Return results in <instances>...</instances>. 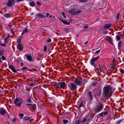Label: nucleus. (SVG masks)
Listing matches in <instances>:
<instances>
[{
    "instance_id": "1",
    "label": "nucleus",
    "mask_w": 124,
    "mask_h": 124,
    "mask_svg": "<svg viewBox=\"0 0 124 124\" xmlns=\"http://www.w3.org/2000/svg\"><path fill=\"white\" fill-rule=\"evenodd\" d=\"M103 93L106 97L109 98L112 95V88L110 86H108L104 87L103 89Z\"/></svg>"
},
{
    "instance_id": "2",
    "label": "nucleus",
    "mask_w": 124,
    "mask_h": 124,
    "mask_svg": "<svg viewBox=\"0 0 124 124\" xmlns=\"http://www.w3.org/2000/svg\"><path fill=\"white\" fill-rule=\"evenodd\" d=\"M23 101V100L22 98H20L19 99L18 98H16L14 101V103L16 106L20 107Z\"/></svg>"
},
{
    "instance_id": "3",
    "label": "nucleus",
    "mask_w": 124,
    "mask_h": 124,
    "mask_svg": "<svg viewBox=\"0 0 124 124\" xmlns=\"http://www.w3.org/2000/svg\"><path fill=\"white\" fill-rule=\"evenodd\" d=\"M55 85L57 88L64 89L66 85L64 82H59L55 83Z\"/></svg>"
},
{
    "instance_id": "4",
    "label": "nucleus",
    "mask_w": 124,
    "mask_h": 124,
    "mask_svg": "<svg viewBox=\"0 0 124 124\" xmlns=\"http://www.w3.org/2000/svg\"><path fill=\"white\" fill-rule=\"evenodd\" d=\"M76 9H77L76 8H72L69 12L70 14H72L73 15H78L82 11L80 10L74 11Z\"/></svg>"
},
{
    "instance_id": "5",
    "label": "nucleus",
    "mask_w": 124,
    "mask_h": 124,
    "mask_svg": "<svg viewBox=\"0 0 124 124\" xmlns=\"http://www.w3.org/2000/svg\"><path fill=\"white\" fill-rule=\"evenodd\" d=\"M69 88L71 91H74L77 89V86L74 84L73 83H70L68 85Z\"/></svg>"
},
{
    "instance_id": "6",
    "label": "nucleus",
    "mask_w": 124,
    "mask_h": 124,
    "mask_svg": "<svg viewBox=\"0 0 124 124\" xmlns=\"http://www.w3.org/2000/svg\"><path fill=\"white\" fill-rule=\"evenodd\" d=\"M15 0H8L6 5L8 7H10L14 5L15 3Z\"/></svg>"
},
{
    "instance_id": "7",
    "label": "nucleus",
    "mask_w": 124,
    "mask_h": 124,
    "mask_svg": "<svg viewBox=\"0 0 124 124\" xmlns=\"http://www.w3.org/2000/svg\"><path fill=\"white\" fill-rule=\"evenodd\" d=\"M75 83L77 85H80L82 84V79L81 78L75 79L74 80Z\"/></svg>"
},
{
    "instance_id": "8",
    "label": "nucleus",
    "mask_w": 124,
    "mask_h": 124,
    "mask_svg": "<svg viewBox=\"0 0 124 124\" xmlns=\"http://www.w3.org/2000/svg\"><path fill=\"white\" fill-rule=\"evenodd\" d=\"M112 27V24L111 23L108 24H105L104 25V26L102 28V29L103 30H105V29H106L110 28Z\"/></svg>"
},
{
    "instance_id": "9",
    "label": "nucleus",
    "mask_w": 124,
    "mask_h": 124,
    "mask_svg": "<svg viewBox=\"0 0 124 124\" xmlns=\"http://www.w3.org/2000/svg\"><path fill=\"white\" fill-rule=\"evenodd\" d=\"M35 16L36 18H39L41 19H43L45 17V16L43 14L40 13L36 14L35 15Z\"/></svg>"
},
{
    "instance_id": "10",
    "label": "nucleus",
    "mask_w": 124,
    "mask_h": 124,
    "mask_svg": "<svg viewBox=\"0 0 124 124\" xmlns=\"http://www.w3.org/2000/svg\"><path fill=\"white\" fill-rule=\"evenodd\" d=\"M106 39L105 40H107L110 44H112L113 43L112 42L113 40L111 37L109 36H107L106 37Z\"/></svg>"
},
{
    "instance_id": "11",
    "label": "nucleus",
    "mask_w": 124,
    "mask_h": 124,
    "mask_svg": "<svg viewBox=\"0 0 124 124\" xmlns=\"http://www.w3.org/2000/svg\"><path fill=\"white\" fill-rule=\"evenodd\" d=\"M102 109V105H101L98 107L94 111L95 113H97L100 111Z\"/></svg>"
},
{
    "instance_id": "12",
    "label": "nucleus",
    "mask_w": 124,
    "mask_h": 124,
    "mask_svg": "<svg viewBox=\"0 0 124 124\" xmlns=\"http://www.w3.org/2000/svg\"><path fill=\"white\" fill-rule=\"evenodd\" d=\"M87 95L88 96L90 100L91 101H92L93 99V96L92 92L90 91L88 92Z\"/></svg>"
},
{
    "instance_id": "13",
    "label": "nucleus",
    "mask_w": 124,
    "mask_h": 124,
    "mask_svg": "<svg viewBox=\"0 0 124 124\" xmlns=\"http://www.w3.org/2000/svg\"><path fill=\"white\" fill-rule=\"evenodd\" d=\"M8 67L13 72L15 73L17 72L16 70L15 69V68L12 65H9Z\"/></svg>"
},
{
    "instance_id": "14",
    "label": "nucleus",
    "mask_w": 124,
    "mask_h": 124,
    "mask_svg": "<svg viewBox=\"0 0 124 124\" xmlns=\"http://www.w3.org/2000/svg\"><path fill=\"white\" fill-rule=\"evenodd\" d=\"M6 111L3 108H0V113L1 115H5L6 113Z\"/></svg>"
},
{
    "instance_id": "15",
    "label": "nucleus",
    "mask_w": 124,
    "mask_h": 124,
    "mask_svg": "<svg viewBox=\"0 0 124 124\" xmlns=\"http://www.w3.org/2000/svg\"><path fill=\"white\" fill-rule=\"evenodd\" d=\"M26 56L27 60L30 61H31L32 59L31 56V55H28L27 54L25 55Z\"/></svg>"
},
{
    "instance_id": "16",
    "label": "nucleus",
    "mask_w": 124,
    "mask_h": 124,
    "mask_svg": "<svg viewBox=\"0 0 124 124\" xmlns=\"http://www.w3.org/2000/svg\"><path fill=\"white\" fill-rule=\"evenodd\" d=\"M99 68L101 70H102L103 71H105L107 70V69L103 65H99Z\"/></svg>"
},
{
    "instance_id": "17",
    "label": "nucleus",
    "mask_w": 124,
    "mask_h": 124,
    "mask_svg": "<svg viewBox=\"0 0 124 124\" xmlns=\"http://www.w3.org/2000/svg\"><path fill=\"white\" fill-rule=\"evenodd\" d=\"M29 32V30L28 29L26 28L25 29L23 30V32L21 33V35H23L25 33H27Z\"/></svg>"
},
{
    "instance_id": "18",
    "label": "nucleus",
    "mask_w": 124,
    "mask_h": 124,
    "mask_svg": "<svg viewBox=\"0 0 124 124\" xmlns=\"http://www.w3.org/2000/svg\"><path fill=\"white\" fill-rule=\"evenodd\" d=\"M118 34L122 38H124V30L119 32Z\"/></svg>"
},
{
    "instance_id": "19",
    "label": "nucleus",
    "mask_w": 124,
    "mask_h": 124,
    "mask_svg": "<svg viewBox=\"0 0 124 124\" xmlns=\"http://www.w3.org/2000/svg\"><path fill=\"white\" fill-rule=\"evenodd\" d=\"M95 62L93 59H91L90 61V64L92 65L94 67H95L96 65Z\"/></svg>"
},
{
    "instance_id": "20",
    "label": "nucleus",
    "mask_w": 124,
    "mask_h": 124,
    "mask_svg": "<svg viewBox=\"0 0 124 124\" xmlns=\"http://www.w3.org/2000/svg\"><path fill=\"white\" fill-rule=\"evenodd\" d=\"M17 48L20 51H21L23 49V47H21L20 44V43H19L17 46Z\"/></svg>"
},
{
    "instance_id": "21",
    "label": "nucleus",
    "mask_w": 124,
    "mask_h": 124,
    "mask_svg": "<svg viewBox=\"0 0 124 124\" xmlns=\"http://www.w3.org/2000/svg\"><path fill=\"white\" fill-rule=\"evenodd\" d=\"M4 16L6 18H9L11 17V16L8 13H6L4 15Z\"/></svg>"
},
{
    "instance_id": "22",
    "label": "nucleus",
    "mask_w": 124,
    "mask_h": 124,
    "mask_svg": "<svg viewBox=\"0 0 124 124\" xmlns=\"http://www.w3.org/2000/svg\"><path fill=\"white\" fill-rule=\"evenodd\" d=\"M61 20L63 23L65 24L69 25L70 24V23L69 22L63 20L62 19H61Z\"/></svg>"
},
{
    "instance_id": "23",
    "label": "nucleus",
    "mask_w": 124,
    "mask_h": 124,
    "mask_svg": "<svg viewBox=\"0 0 124 124\" xmlns=\"http://www.w3.org/2000/svg\"><path fill=\"white\" fill-rule=\"evenodd\" d=\"M49 16V17H48V18H49L50 19H52V18H52V16L51 15H50V13H47L46 14V17H47L48 16Z\"/></svg>"
},
{
    "instance_id": "24",
    "label": "nucleus",
    "mask_w": 124,
    "mask_h": 124,
    "mask_svg": "<svg viewBox=\"0 0 124 124\" xmlns=\"http://www.w3.org/2000/svg\"><path fill=\"white\" fill-rule=\"evenodd\" d=\"M30 118V117L28 116H25L23 117V119L24 120H28Z\"/></svg>"
},
{
    "instance_id": "25",
    "label": "nucleus",
    "mask_w": 124,
    "mask_h": 124,
    "mask_svg": "<svg viewBox=\"0 0 124 124\" xmlns=\"http://www.w3.org/2000/svg\"><path fill=\"white\" fill-rule=\"evenodd\" d=\"M85 104V103L84 102H81L80 104L79 105V108L80 109V108L81 107H83V106H84V105Z\"/></svg>"
},
{
    "instance_id": "26",
    "label": "nucleus",
    "mask_w": 124,
    "mask_h": 124,
    "mask_svg": "<svg viewBox=\"0 0 124 124\" xmlns=\"http://www.w3.org/2000/svg\"><path fill=\"white\" fill-rule=\"evenodd\" d=\"M100 56H98L95 57V58L93 57V58H92L91 59H93V60L95 62L97 60H98Z\"/></svg>"
},
{
    "instance_id": "27",
    "label": "nucleus",
    "mask_w": 124,
    "mask_h": 124,
    "mask_svg": "<svg viewBox=\"0 0 124 124\" xmlns=\"http://www.w3.org/2000/svg\"><path fill=\"white\" fill-rule=\"evenodd\" d=\"M84 31H86L88 30V26H85L83 27Z\"/></svg>"
},
{
    "instance_id": "28",
    "label": "nucleus",
    "mask_w": 124,
    "mask_h": 124,
    "mask_svg": "<svg viewBox=\"0 0 124 124\" xmlns=\"http://www.w3.org/2000/svg\"><path fill=\"white\" fill-rule=\"evenodd\" d=\"M30 5L32 7H33L35 5V4L34 2L32 1L30 3Z\"/></svg>"
},
{
    "instance_id": "29",
    "label": "nucleus",
    "mask_w": 124,
    "mask_h": 124,
    "mask_svg": "<svg viewBox=\"0 0 124 124\" xmlns=\"http://www.w3.org/2000/svg\"><path fill=\"white\" fill-rule=\"evenodd\" d=\"M28 103H32V101L30 98H29L26 101Z\"/></svg>"
},
{
    "instance_id": "30",
    "label": "nucleus",
    "mask_w": 124,
    "mask_h": 124,
    "mask_svg": "<svg viewBox=\"0 0 124 124\" xmlns=\"http://www.w3.org/2000/svg\"><path fill=\"white\" fill-rule=\"evenodd\" d=\"M122 41H120L119 42L118 44V47L119 48H120L121 47V45L122 44Z\"/></svg>"
},
{
    "instance_id": "31",
    "label": "nucleus",
    "mask_w": 124,
    "mask_h": 124,
    "mask_svg": "<svg viewBox=\"0 0 124 124\" xmlns=\"http://www.w3.org/2000/svg\"><path fill=\"white\" fill-rule=\"evenodd\" d=\"M116 40H117L118 41H119L121 39L120 37L118 35H117L116 36Z\"/></svg>"
},
{
    "instance_id": "32",
    "label": "nucleus",
    "mask_w": 124,
    "mask_h": 124,
    "mask_svg": "<svg viewBox=\"0 0 124 124\" xmlns=\"http://www.w3.org/2000/svg\"><path fill=\"white\" fill-rule=\"evenodd\" d=\"M80 120H76L75 121V124H80Z\"/></svg>"
},
{
    "instance_id": "33",
    "label": "nucleus",
    "mask_w": 124,
    "mask_h": 124,
    "mask_svg": "<svg viewBox=\"0 0 124 124\" xmlns=\"http://www.w3.org/2000/svg\"><path fill=\"white\" fill-rule=\"evenodd\" d=\"M86 120L87 119L86 118H83V120L82 122L83 123H85L86 121Z\"/></svg>"
},
{
    "instance_id": "34",
    "label": "nucleus",
    "mask_w": 124,
    "mask_h": 124,
    "mask_svg": "<svg viewBox=\"0 0 124 124\" xmlns=\"http://www.w3.org/2000/svg\"><path fill=\"white\" fill-rule=\"evenodd\" d=\"M4 51L2 50H0V56H1L3 54Z\"/></svg>"
},
{
    "instance_id": "35",
    "label": "nucleus",
    "mask_w": 124,
    "mask_h": 124,
    "mask_svg": "<svg viewBox=\"0 0 124 124\" xmlns=\"http://www.w3.org/2000/svg\"><path fill=\"white\" fill-rule=\"evenodd\" d=\"M97 84L96 82H93L92 84V85L93 86H95Z\"/></svg>"
},
{
    "instance_id": "36",
    "label": "nucleus",
    "mask_w": 124,
    "mask_h": 124,
    "mask_svg": "<svg viewBox=\"0 0 124 124\" xmlns=\"http://www.w3.org/2000/svg\"><path fill=\"white\" fill-rule=\"evenodd\" d=\"M63 122L64 124H66L68 122V121L67 120H63Z\"/></svg>"
},
{
    "instance_id": "37",
    "label": "nucleus",
    "mask_w": 124,
    "mask_h": 124,
    "mask_svg": "<svg viewBox=\"0 0 124 124\" xmlns=\"http://www.w3.org/2000/svg\"><path fill=\"white\" fill-rule=\"evenodd\" d=\"M0 45L2 46L5 47L7 45L5 44L1 43L0 44Z\"/></svg>"
},
{
    "instance_id": "38",
    "label": "nucleus",
    "mask_w": 124,
    "mask_h": 124,
    "mask_svg": "<svg viewBox=\"0 0 124 124\" xmlns=\"http://www.w3.org/2000/svg\"><path fill=\"white\" fill-rule=\"evenodd\" d=\"M119 15L120 14L119 13L116 16V19L117 20H119Z\"/></svg>"
},
{
    "instance_id": "39",
    "label": "nucleus",
    "mask_w": 124,
    "mask_h": 124,
    "mask_svg": "<svg viewBox=\"0 0 124 124\" xmlns=\"http://www.w3.org/2000/svg\"><path fill=\"white\" fill-rule=\"evenodd\" d=\"M47 50V46L46 45L44 46V51L45 52H46V51Z\"/></svg>"
},
{
    "instance_id": "40",
    "label": "nucleus",
    "mask_w": 124,
    "mask_h": 124,
    "mask_svg": "<svg viewBox=\"0 0 124 124\" xmlns=\"http://www.w3.org/2000/svg\"><path fill=\"white\" fill-rule=\"evenodd\" d=\"M120 72L122 74L124 73V70L122 69H120Z\"/></svg>"
},
{
    "instance_id": "41",
    "label": "nucleus",
    "mask_w": 124,
    "mask_h": 124,
    "mask_svg": "<svg viewBox=\"0 0 124 124\" xmlns=\"http://www.w3.org/2000/svg\"><path fill=\"white\" fill-rule=\"evenodd\" d=\"M87 1V0H79V2H86Z\"/></svg>"
},
{
    "instance_id": "42",
    "label": "nucleus",
    "mask_w": 124,
    "mask_h": 124,
    "mask_svg": "<svg viewBox=\"0 0 124 124\" xmlns=\"http://www.w3.org/2000/svg\"><path fill=\"white\" fill-rule=\"evenodd\" d=\"M62 15H63V16L64 18H66V16H65V14L64 12H62Z\"/></svg>"
},
{
    "instance_id": "43",
    "label": "nucleus",
    "mask_w": 124,
    "mask_h": 124,
    "mask_svg": "<svg viewBox=\"0 0 124 124\" xmlns=\"http://www.w3.org/2000/svg\"><path fill=\"white\" fill-rule=\"evenodd\" d=\"M122 121V120H120L117 121L116 123V124H119Z\"/></svg>"
},
{
    "instance_id": "44",
    "label": "nucleus",
    "mask_w": 124,
    "mask_h": 124,
    "mask_svg": "<svg viewBox=\"0 0 124 124\" xmlns=\"http://www.w3.org/2000/svg\"><path fill=\"white\" fill-rule=\"evenodd\" d=\"M24 114H23L20 113L19 114V116L21 117L22 118Z\"/></svg>"
},
{
    "instance_id": "45",
    "label": "nucleus",
    "mask_w": 124,
    "mask_h": 124,
    "mask_svg": "<svg viewBox=\"0 0 124 124\" xmlns=\"http://www.w3.org/2000/svg\"><path fill=\"white\" fill-rule=\"evenodd\" d=\"M108 31H103V33L104 34H108Z\"/></svg>"
},
{
    "instance_id": "46",
    "label": "nucleus",
    "mask_w": 124,
    "mask_h": 124,
    "mask_svg": "<svg viewBox=\"0 0 124 124\" xmlns=\"http://www.w3.org/2000/svg\"><path fill=\"white\" fill-rule=\"evenodd\" d=\"M27 67H24L22 68V69L21 70H26L27 69Z\"/></svg>"
},
{
    "instance_id": "47",
    "label": "nucleus",
    "mask_w": 124,
    "mask_h": 124,
    "mask_svg": "<svg viewBox=\"0 0 124 124\" xmlns=\"http://www.w3.org/2000/svg\"><path fill=\"white\" fill-rule=\"evenodd\" d=\"M32 107L33 109H35L36 108V106L35 105H33L32 106Z\"/></svg>"
},
{
    "instance_id": "48",
    "label": "nucleus",
    "mask_w": 124,
    "mask_h": 124,
    "mask_svg": "<svg viewBox=\"0 0 124 124\" xmlns=\"http://www.w3.org/2000/svg\"><path fill=\"white\" fill-rule=\"evenodd\" d=\"M51 41V39L49 38L46 41L48 42H50Z\"/></svg>"
},
{
    "instance_id": "49",
    "label": "nucleus",
    "mask_w": 124,
    "mask_h": 124,
    "mask_svg": "<svg viewBox=\"0 0 124 124\" xmlns=\"http://www.w3.org/2000/svg\"><path fill=\"white\" fill-rule=\"evenodd\" d=\"M37 4L39 6H40L41 5V4L40 2L37 1L36 2Z\"/></svg>"
},
{
    "instance_id": "50",
    "label": "nucleus",
    "mask_w": 124,
    "mask_h": 124,
    "mask_svg": "<svg viewBox=\"0 0 124 124\" xmlns=\"http://www.w3.org/2000/svg\"><path fill=\"white\" fill-rule=\"evenodd\" d=\"M108 113V111H106L103 114L104 115H106Z\"/></svg>"
},
{
    "instance_id": "51",
    "label": "nucleus",
    "mask_w": 124,
    "mask_h": 124,
    "mask_svg": "<svg viewBox=\"0 0 124 124\" xmlns=\"http://www.w3.org/2000/svg\"><path fill=\"white\" fill-rule=\"evenodd\" d=\"M2 59L4 60L6 59L3 56H2Z\"/></svg>"
},
{
    "instance_id": "52",
    "label": "nucleus",
    "mask_w": 124,
    "mask_h": 124,
    "mask_svg": "<svg viewBox=\"0 0 124 124\" xmlns=\"http://www.w3.org/2000/svg\"><path fill=\"white\" fill-rule=\"evenodd\" d=\"M26 104L28 106H32V104Z\"/></svg>"
},
{
    "instance_id": "53",
    "label": "nucleus",
    "mask_w": 124,
    "mask_h": 124,
    "mask_svg": "<svg viewBox=\"0 0 124 124\" xmlns=\"http://www.w3.org/2000/svg\"><path fill=\"white\" fill-rule=\"evenodd\" d=\"M65 31L66 32L68 33L69 32V30L68 29H66L65 30Z\"/></svg>"
},
{
    "instance_id": "54",
    "label": "nucleus",
    "mask_w": 124,
    "mask_h": 124,
    "mask_svg": "<svg viewBox=\"0 0 124 124\" xmlns=\"http://www.w3.org/2000/svg\"><path fill=\"white\" fill-rule=\"evenodd\" d=\"M16 118H14L12 119V121L13 122H15V121H16Z\"/></svg>"
},
{
    "instance_id": "55",
    "label": "nucleus",
    "mask_w": 124,
    "mask_h": 124,
    "mask_svg": "<svg viewBox=\"0 0 124 124\" xmlns=\"http://www.w3.org/2000/svg\"><path fill=\"white\" fill-rule=\"evenodd\" d=\"M103 114H104L103 113H101L100 114V116L102 117L103 116Z\"/></svg>"
},
{
    "instance_id": "56",
    "label": "nucleus",
    "mask_w": 124,
    "mask_h": 124,
    "mask_svg": "<svg viewBox=\"0 0 124 124\" xmlns=\"http://www.w3.org/2000/svg\"><path fill=\"white\" fill-rule=\"evenodd\" d=\"M100 52V50H98L97 51H96L95 52V53L96 54L97 53H99Z\"/></svg>"
},
{
    "instance_id": "57",
    "label": "nucleus",
    "mask_w": 124,
    "mask_h": 124,
    "mask_svg": "<svg viewBox=\"0 0 124 124\" xmlns=\"http://www.w3.org/2000/svg\"><path fill=\"white\" fill-rule=\"evenodd\" d=\"M23 0H16L17 1V2H19L21 1H23Z\"/></svg>"
},
{
    "instance_id": "58",
    "label": "nucleus",
    "mask_w": 124,
    "mask_h": 124,
    "mask_svg": "<svg viewBox=\"0 0 124 124\" xmlns=\"http://www.w3.org/2000/svg\"><path fill=\"white\" fill-rule=\"evenodd\" d=\"M33 84L32 83H30L29 84V85L30 86H32L33 85Z\"/></svg>"
},
{
    "instance_id": "59",
    "label": "nucleus",
    "mask_w": 124,
    "mask_h": 124,
    "mask_svg": "<svg viewBox=\"0 0 124 124\" xmlns=\"http://www.w3.org/2000/svg\"><path fill=\"white\" fill-rule=\"evenodd\" d=\"M98 91V92H99V94H97V95L100 94V93L101 92V91L100 90V91H99H99Z\"/></svg>"
},
{
    "instance_id": "60",
    "label": "nucleus",
    "mask_w": 124,
    "mask_h": 124,
    "mask_svg": "<svg viewBox=\"0 0 124 124\" xmlns=\"http://www.w3.org/2000/svg\"><path fill=\"white\" fill-rule=\"evenodd\" d=\"M116 66L115 65H113L111 67L114 68Z\"/></svg>"
},
{
    "instance_id": "61",
    "label": "nucleus",
    "mask_w": 124,
    "mask_h": 124,
    "mask_svg": "<svg viewBox=\"0 0 124 124\" xmlns=\"http://www.w3.org/2000/svg\"><path fill=\"white\" fill-rule=\"evenodd\" d=\"M23 62H21V65L22 66H23Z\"/></svg>"
},
{
    "instance_id": "62",
    "label": "nucleus",
    "mask_w": 124,
    "mask_h": 124,
    "mask_svg": "<svg viewBox=\"0 0 124 124\" xmlns=\"http://www.w3.org/2000/svg\"><path fill=\"white\" fill-rule=\"evenodd\" d=\"M87 42H88V41H87L85 43H84V44L85 45L87 43Z\"/></svg>"
},
{
    "instance_id": "63",
    "label": "nucleus",
    "mask_w": 124,
    "mask_h": 124,
    "mask_svg": "<svg viewBox=\"0 0 124 124\" xmlns=\"http://www.w3.org/2000/svg\"><path fill=\"white\" fill-rule=\"evenodd\" d=\"M20 39H18V42L19 43H20Z\"/></svg>"
},
{
    "instance_id": "64",
    "label": "nucleus",
    "mask_w": 124,
    "mask_h": 124,
    "mask_svg": "<svg viewBox=\"0 0 124 124\" xmlns=\"http://www.w3.org/2000/svg\"><path fill=\"white\" fill-rule=\"evenodd\" d=\"M69 21L70 22H72V19L70 20H69Z\"/></svg>"
}]
</instances>
